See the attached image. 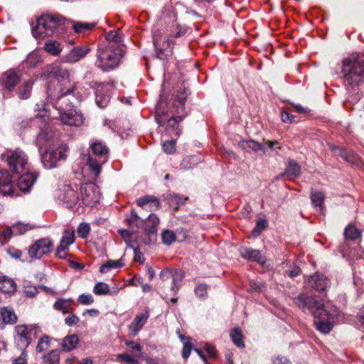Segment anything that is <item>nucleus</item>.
Wrapping results in <instances>:
<instances>
[{
    "mask_svg": "<svg viewBox=\"0 0 364 364\" xmlns=\"http://www.w3.org/2000/svg\"><path fill=\"white\" fill-rule=\"evenodd\" d=\"M230 338L233 343L238 348H244L243 336L239 328H235L230 331Z\"/></svg>",
    "mask_w": 364,
    "mask_h": 364,
    "instance_id": "obj_44",
    "label": "nucleus"
},
{
    "mask_svg": "<svg viewBox=\"0 0 364 364\" xmlns=\"http://www.w3.org/2000/svg\"><path fill=\"white\" fill-rule=\"evenodd\" d=\"M343 82L350 87H359L364 82V55L353 54L342 60Z\"/></svg>",
    "mask_w": 364,
    "mask_h": 364,
    "instance_id": "obj_3",
    "label": "nucleus"
},
{
    "mask_svg": "<svg viewBox=\"0 0 364 364\" xmlns=\"http://www.w3.org/2000/svg\"><path fill=\"white\" fill-rule=\"evenodd\" d=\"M22 352L21 355L15 358L11 364H27V350H21Z\"/></svg>",
    "mask_w": 364,
    "mask_h": 364,
    "instance_id": "obj_63",
    "label": "nucleus"
},
{
    "mask_svg": "<svg viewBox=\"0 0 364 364\" xmlns=\"http://www.w3.org/2000/svg\"><path fill=\"white\" fill-rule=\"evenodd\" d=\"M65 18L58 14H43L39 17L36 25H32L31 32L36 38L58 36L65 24Z\"/></svg>",
    "mask_w": 364,
    "mask_h": 364,
    "instance_id": "obj_4",
    "label": "nucleus"
},
{
    "mask_svg": "<svg viewBox=\"0 0 364 364\" xmlns=\"http://www.w3.org/2000/svg\"><path fill=\"white\" fill-rule=\"evenodd\" d=\"M43 48L48 53L53 56L59 55L63 50L61 44L55 40H48L44 44Z\"/></svg>",
    "mask_w": 364,
    "mask_h": 364,
    "instance_id": "obj_32",
    "label": "nucleus"
},
{
    "mask_svg": "<svg viewBox=\"0 0 364 364\" xmlns=\"http://www.w3.org/2000/svg\"><path fill=\"white\" fill-rule=\"evenodd\" d=\"M341 156L344 160L348 162H353L354 159V154L344 147H340L338 151L336 153Z\"/></svg>",
    "mask_w": 364,
    "mask_h": 364,
    "instance_id": "obj_53",
    "label": "nucleus"
},
{
    "mask_svg": "<svg viewBox=\"0 0 364 364\" xmlns=\"http://www.w3.org/2000/svg\"><path fill=\"white\" fill-rule=\"evenodd\" d=\"M154 44L156 48L157 58L161 60H166L168 57L171 55L172 50L170 48L169 40L166 41H162L161 38L154 36Z\"/></svg>",
    "mask_w": 364,
    "mask_h": 364,
    "instance_id": "obj_18",
    "label": "nucleus"
},
{
    "mask_svg": "<svg viewBox=\"0 0 364 364\" xmlns=\"http://www.w3.org/2000/svg\"><path fill=\"white\" fill-rule=\"evenodd\" d=\"M95 26V23H87L82 21H74L73 28L76 33H82L92 30Z\"/></svg>",
    "mask_w": 364,
    "mask_h": 364,
    "instance_id": "obj_45",
    "label": "nucleus"
},
{
    "mask_svg": "<svg viewBox=\"0 0 364 364\" xmlns=\"http://www.w3.org/2000/svg\"><path fill=\"white\" fill-rule=\"evenodd\" d=\"M21 67L9 70L0 76V87L3 90L13 91L20 81Z\"/></svg>",
    "mask_w": 364,
    "mask_h": 364,
    "instance_id": "obj_15",
    "label": "nucleus"
},
{
    "mask_svg": "<svg viewBox=\"0 0 364 364\" xmlns=\"http://www.w3.org/2000/svg\"><path fill=\"white\" fill-rule=\"evenodd\" d=\"M340 311L334 306H326L316 314L314 317L316 329L323 334H328L332 330L333 325L338 319Z\"/></svg>",
    "mask_w": 364,
    "mask_h": 364,
    "instance_id": "obj_8",
    "label": "nucleus"
},
{
    "mask_svg": "<svg viewBox=\"0 0 364 364\" xmlns=\"http://www.w3.org/2000/svg\"><path fill=\"white\" fill-rule=\"evenodd\" d=\"M38 173L26 172L22 174L18 180L17 186L22 192L28 193L38 178Z\"/></svg>",
    "mask_w": 364,
    "mask_h": 364,
    "instance_id": "obj_19",
    "label": "nucleus"
},
{
    "mask_svg": "<svg viewBox=\"0 0 364 364\" xmlns=\"http://www.w3.org/2000/svg\"><path fill=\"white\" fill-rule=\"evenodd\" d=\"M124 54V48L115 47L113 44L102 46L98 49L95 65L103 72H109L116 68Z\"/></svg>",
    "mask_w": 364,
    "mask_h": 364,
    "instance_id": "obj_6",
    "label": "nucleus"
},
{
    "mask_svg": "<svg viewBox=\"0 0 364 364\" xmlns=\"http://www.w3.org/2000/svg\"><path fill=\"white\" fill-rule=\"evenodd\" d=\"M360 231L352 225H348L344 231L346 240H355L360 237Z\"/></svg>",
    "mask_w": 364,
    "mask_h": 364,
    "instance_id": "obj_46",
    "label": "nucleus"
},
{
    "mask_svg": "<svg viewBox=\"0 0 364 364\" xmlns=\"http://www.w3.org/2000/svg\"><path fill=\"white\" fill-rule=\"evenodd\" d=\"M106 158L96 159L90 154H88L87 158V165L90 173L95 178H97L102 172V165L107 162Z\"/></svg>",
    "mask_w": 364,
    "mask_h": 364,
    "instance_id": "obj_25",
    "label": "nucleus"
},
{
    "mask_svg": "<svg viewBox=\"0 0 364 364\" xmlns=\"http://www.w3.org/2000/svg\"><path fill=\"white\" fill-rule=\"evenodd\" d=\"M240 256L250 261L256 262L263 264L266 262L265 257L262 254L261 251L247 247H242L239 249Z\"/></svg>",
    "mask_w": 364,
    "mask_h": 364,
    "instance_id": "obj_20",
    "label": "nucleus"
},
{
    "mask_svg": "<svg viewBox=\"0 0 364 364\" xmlns=\"http://www.w3.org/2000/svg\"><path fill=\"white\" fill-rule=\"evenodd\" d=\"M267 225V222L264 219L259 218L256 223V225L252 230L254 236H258L265 229Z\"/></svg>",
    "mask_w": 364,
    "mask_h": 364,
    "instance_id": "obj_55",
    "label": "nucleus"
},
{
    "mask_svg": "<svg viewBox=\"0 0 364 364\" xmlns=\"http://www.w3.org/2000/svg\"><path fill=\"white\" fill-rule=\"evenodd\" d=\"M301 170L300 165L295 160L290 159L282 175H286L289 178L292 179L298 177L301 174Z\"/></svg>",
    "mask_w": 364,
    "mask_h": 364,
    "instance_id": "obj_29",
    "label": "nucleus"
},
{
    "mask_svg": "<svg viewBox=\"0 0 364 364\" xmlns=\"http://www.w3.org/2000/svg\"><path fill=\"white\" fill-rule=\"evenodd\" d=\"M208 285L206 284H198L194 289L195 294L199 299H205L208 296Z\"/></svg>",
    "mask_w": 364,
    "mask_h": 364,
    "instance_id": "obj_51",
    "label": "nucleus"
},
{
    "mask_svg": "<svg viewBox=\"0 0 364 364\" xmlns=\"http://www.w3.org/2000/svg\"><path fill=\"white\" fill-rule=\"evenodd\" d=\"M68 148L67 146H60L56 149H49L41 154V162L47 169L55 168L60 161L65 160V152Z\"/></svg>",
    "mask_w": 364,
    "mask_h": 364,
    "instance_id": "obj_10",
    "label": "nucleus"
},
{
    "mask_svg": "<svg viewBox=\"0 0 364 364\" xmlns=\"http://www.w3.org/2000/svg\"><path fill=\"white\" fill-rule=\"evenodd\" d=\"M77 232L79 237L85 239L90 232V226L87 223H81L77 228Z\"/></svg>",
    "mask_w": 364,
    "mask_h": 364,
    "instance_id": "obj_52",
    "label": "nucleus"
},
{
    "mask_svg": "<svg viewBox=\"0 0 364 364\" xmlns=\"http://www.w3.org/2000/svg\"><path fill=\"white\" fill-rule=\"evenodd\" d=\"M14 186L10 173L8 171H0V193L3 196H13ZM4 210V206L0 203V214Z\"/></svg>",
    "mask_w": 364,
    "mask_h": 364,
    "instance_id": "obj_16",
    "label": "nucleus"
},
{
    "mask_svg": "<svg viewBox=\"0 0 364 364\" xmlns=\"http://www.w3.org/2000/svg\"><path fill=\"white\" fill-rule=\"evenodd\" d=\"M13 236H16L13 225L7 226L1 233V237L6 241H9Z\"/></svg>",
    "mask_w": 364,
    "mask_h": 364,
    "instance_id": "obj_59",
    "label": "nucleus"
},
{
    "mask_svg": "<svg viewBox=\"0 0 364 364\" xmlns=\"http://www.w3.org/2000/svg\"><path fill=\"white\" fill-rule=\"evenodd\" d=\"M90 51L88 46H75L64 57V60L69 63H75L84 58Z\"/></svg>",
    "mask_w": 364,
    "mask_h": 364,
    "instance_id": "obj_21",
    "label": "nucleus"
},
{
    "mask_svg": "<svg viewBox=\"0 0 364 364\" xmlns=\"http://www.w3.org/2000/svg\"><path fill=\"white\" fill-rule=\"evenodd\" d=\"M55 74L58 81H69L70 73L68 70L59 68L55 71Z\"/></svg>",
    "mask_w": 364,
    "mask_h": 364,
    "instance_id": "obj_58",
    "label": "nucleus"
},
{
    "mask_svg": "<svg viewBox=\"0 0 364 364\" xmlns=\"http://www.w3.org/2000/svg\"><path fill=\"white\" fill-rule=\"evenodd\" d=\"M58 198L66 208L71 209L78 201L77 193L69 186H65L59 190Z\"/></svg>",
    "mask_w": 364,
    "mask_h": 364,
    "instance_id": "obj_17",
    "label": "nucleus"
},
{
    "mask_svg": "<svg viewBox=\"0 0 364 364\" xmlns=\"http://www.w3.org/2000/svg\"><path fill=\"white\" fill-rule=\"evenodd\" d=\"M265 289V284L262 280H251L250 282V292L262 293Z\"/></svg>",
    "mask_w": 364,
    "mask_h": 364,
    "instance_id": "obj_48",
    "label": "nucleus"
},
{
    "mask_svg": "<svg viewBox=\"0 0 364 364\" xmlns=\"http://www.w3.org/2000/svg\"><path fill=\"white\" fill-rule=\"evenodd\" d=\"M12 225L14 230L15 235H23L28 231L34 228V225L30 223H23L21 222H17L14 223Z\"/></svg>",
    "mask_w": 364,
    "mask_h": 364,
    "instance_id": "obj_42",
    "label": "nucleus"
},
{
    "mask_svg": "<svg viewBox=\"0 0 364 364\" xmlns=\"http://www.w3.org/2000/svg\"><path fill=\"white\" fill-rule=\"evenodd\" d=\"M190 95V91L187 88L183 90H178L173 95V102L171 112L173 116L168 117L164 111V103L161 100L156 107L155 119L160 126L166 125V132L171 136H179L181 134V129L178 127V123L188 114V110L186 107L187 97Z\"/></svg>",
    "mask_w": 364,
    "mask_h": 364,
    "instance_id": "obj_1",
    "label": "nucleus"
},
{
    "mask_svg": "<svg viewBox=\"0 0 364 364\" xmlns=\"http://www.w3.org/2000/svg\"><path fill=\"white\" fill-rule=\"evenodd\" d=\"M60 241L67 244V245H72L75 241L74 231L68 229L65 230Z\"/></svg>",
    "mask_w": 364,
    "mask_h": 364,
    "instance_id": "obj_56",
    "label": "nucleus"
},
{
    "mask_svg": "<svg viewBox=\"0 0 364 364\" xmlns=\"http://www.w3.org/2000/svg\"><path fill=\"white\" fill-rule=\"evenodd\" d=\"M161 240L162 242L167 245L170 246L172 245L176 240V234L173 231L169 230H164L161 233Z\"/></svg>",
    "mask_w": 364,
    "mask_h": 364,
    "instance_id": "obj_47",
    "label": "nucleus"
},
{
    "mask_svg": "<svg viewBox=\"0 0 364 364\" xmlns=\"http://www.w3.org/2000/svg\"><path fill=\"white\" fill-rule=\"evenodd\" d=\"M41 62V58L36 53H31L28 55L26 59L23 61L21 67L23 68H35Z\"/></svg>",
    "mask_w": 364,
    "mask_h": 364,
    "instance_id": "obj_41",
    "label": "nucleus"
},
{
    "mask_svg": "<svg viewBox=\"0 0 364 364\" xmlns=\"http://www.w3.org/2000/svg\"><path fill=\"white\" fill-rule=\"evenodd\" d=\"M52 340L53 338L50 337L48 335L45 334L42 336L38 341V344L36 348V352L38 353H41L46 351L47 349H48L51 346Z\"/></svg>",
    "mask_w": 364,
    "mask_h": 364,
    "instance_id": "obj_38",
    "label": "nucleus"
},
{
    "mask_svg": "<svg viewBox=\"0 0 364 364\" xmlns=\"http://www.w3.org/2000/svg\"><path fill=\"white\" fill-rule=\"evenodd\" d=\"M309 285L315 290L323 292L329 287L328 279L322 274H315L309 277Z\"/></svg>",
    "mask_w": 364,
    "mask_h": 364,
    "instance_id": "obj_23",
    "label": "nucleus"
},
{
    "mask_svg": "<svg viewBox=\"0 0 364 364\" xmlns=\"http://www.w3.org/2000/svg\"><path fill=\"white\" fill-rule=\"evenodd\" d=\"M162 148L166 154H173L176 151V139L164 141L162 144Z\"/></svg>",
    "mask_w": 364,
    "mask_h": 364,
    "instance_id": "obj_54",
    "label": "nucleus"
},
{
    "mask_svg": "<svg viewBox=\"0 0 364 364\" xmlns=\"http://www.w3.org/2000/svg\"><path fill=\"white\" fill-rule=\"evenodd\" d=\"M16 289L15 282L6 276L0 277V291L6 294L14 293Z\"/></svg>",
    "mask_w": 364,
    "mask_h": 364,
    "instance_id": "obj_31",
    "label": "nucleus"
},
{
    "mask_svg": "<svg viewBox=\"0 0 364 364\" xmlns=\"http://www.w3.org/2000/svg\"><path fill=\"white\" fill-rule=\"evenodd\" d=\"M160 279L166 281L171 279V290L176 294L183 285L185 272L180 269H164L160 274Z\"/></svg>",
    "mask_w": 364,
    "mask_h": 364,
    "instance_id": "obj_14",
    "label": "nucleus"
},
{
    "mask_svg": "<svg viewBox=\"0 0 364 364\" xmlns=\"http://www.w3.org/2000/svg\"><path fill=\"white\" fill-rule=\"evenodd\" d=\"M200 161V158L196 155H191L183 158L181 163V168L188 170L193 168Z\"/></svg>",
    "mask_w": 364,
    "mask_h": 364,
    "instance_id": "obj_40",
    "label": "nucleus"
},
{
    "mask_svg": "<svg viewBox=\"0 0 364 364\" xmlns=\"http://www.w3.org/2000/svg\"><path fill=\"white\" fill-rule=\"evenodd\" d=\"M125 345L135 351V357L140 356L142 350V346L139 343H136L134 341H129L125 342Z\"/></svg>",
    "mask_w": 364,
    "mask_h": 364,
    "instance_id": "obj_61",
    "label": "nucleus"
},
{
    "mask_svg": "<svg viewBox=\"0 0 364 364\" xmlns=\"http://www.w3.org/2000/svg\"><path fill=\"white\" fill-rule=\"evenodd\" d=\"M0 316L2 319V324L13 325L17 322L18 318L14 309L11 307H4L0 311Z\"/></svg>",
    "mask_w": 364,
    "mask_h": 364,
    "instance_id": "obj_27",
    "label": "nucleus"
},
{
    "mask_svg": "<svg viewBox=\"0 0 364 364\" xmlns=\"http://www.w3.org/2000/svg\"><path fill=\"white\" fill-rule=\"evenodd\" d=\"M93 292L96 295H105L109 293V287L107 284L97 282L93 288Z\"/></svg>",
    "mask_w": 364,
    "mask_h": 364,
    "instance_id": "obj_49",
    "label": "nucleus"
},
{
    "mask_svg": "<svg viewBox=\"0 0 364 364\" xmlns=\"http://www.w3.org/2000/svg\"><path fill=\"white\" fill-rule=\"evenodd\" d=\"M60 353V352L58 349L48 351L42 356V364H59Z\"/></svg>",
    "mask_w": 364,
    "mask_h": 364,
    "instance_id": "obj_34",
    "label": "nucleus"
},
{
    "mask_svg": "<svg viewBox=\"0 0 364 364\" xmlns=\"http://www.w3.org/2000/svg\"><path fill=\"white\" fill-rule=\"evenodd\" d=\"M192 350V345L190 341H186L183 343V347L182 349V357L183 359L186 360L189 358L190 354Z\"/></svg>",
    "mask_w": 364,
    "mask_h": 364,
    "instance_id": "obj_62",
    "label": "nucleus"
},
{
    "mask_svg": "<svg viewBox=\"0 0 364 364\" xmlns=\"http://www.w3.org/2000/svg\"><path fill=\"white\" fill-rule=\"evenodd\" d=\"M77 302L82 305H90L94 302V298L90 294H82L78 296Z\"/></svg>",
    "mask_w": 364,
    "mask_h": 364,
    "instance_id": "obj_57",
    "label": "nucleus"
},
{
    "mask_svg": "<svg viewBox=\"0 0 364 364\" xmlns=\"http://www.w3.org/2000/svg\"><path fill=\"white\" fill-rule=\"evenodd\" d=\"M117 359H122L129 364H139V360L128 353H120L116 355Z\"/></svg>",
    "mask_w": 364,
    "mask_h": 364,
    "instance_id": "obj_60",
    "label": "nucleus"
},
{
    "mask_svg": "<svg viewBox=\"0 0 364 364\" xmlns=\"http://www.w3.org/2000/svg\"><path fill=\"white\" fill-rule=\"evenodd\" d=\"M149 317V312L148 309L141 315H136L132 322L129 326V329L132 336H135L142 328V327L146 323Z\"/></svg>",
    "mask_w": 364,
    "mask_h": 364,
    "instance_id": "obj_24",
    "label": "nucleus"
},
{
    "mask_svg": "<svg viewBox=\"0 0 364 364\" xmlns=\"http://www.w3.org/2000/svg\"><path fill=\"white\" fill-rule=\"evenodd\" d=\"M124 262L122 259L117 260H107L105 264H102L100 267L101 273H106L111 269H117L124 266Z\"/></svg>",
    "mask_w": 364,
    "mask_h": 364,
    "instance_id": "obj_39",
    "label": "nucleus"
},
{
    "mask_svg": "<svg viewBox=\"0 0 364 364\" xmlns=\"http://www.w3.org/2000/svg\"><path fill=\"white\" fill-rule=\"evenodd\" d=\"M53 247V242L49 237L41 238L28 248V254L32 259H39L50 253Z\"/></svg>",
    "mask_w": 364,
    "mask_h": 364,
    "instance_id": "obj_13",
    "label": "nucleus"
},
{
    "mask_svg": "<svg viewBox=\"0 0 364 364\" xmlns=\"http://www.w3.org/2000/svg\"><path fill=\"white\" fill-rule=\"evenodd\" d=\"M126 222L130 227H135L137 229L144 228V233L146 236L144 241L145 245H150L156 241L159 224V219L156 215L151 213L144 220L138 215L134 210H132L129 215L126 218Z\"/></svg>",
    "mask_w": 364,
    "mask_h": 364,
    "instance_id": "obj_5",
    "label": "nucleus"
},
{
    "mask_svg": "<svg viewBox=\"0 0 364 364\" xmlns=\"http://www.w3.org/2000/svg\"><path fill=\"white\" fill-rule=\"evenodd\" d=\"M109 149L105 144L100 140L92 139L90 141L89 154L94 158H106L108 159Z\"/></svg>",
    "mask_w": 364,
    "mask_h": 364,
    "instance_id": "obj_22",
    "label": "nucleus"
},
{
    "mask_svg": "<svg viewBox=\"0 0 364 364\" xmlns=\"http://www.w3.org/2000/svg\"><path fill=\"white\" fill-rule=\"evenodd\" d=\"M48 95L53 101V107L58 111L60 121L69 126L78 127L83 124L84 118L80 112H77L73 109L75 103L82 100V97H78L75 92V88L72 87L65 91L60 90V95L56 99H53L50 93V89H48Z\"/></svg>",
    "mask_w": 364,
    "mask_h": 364,
    "instance_id": "obj_2",
    "label": "nucleus"
},
{
    "mask_svg": "<svg viewBox=\"0 0 364 364\" xmlns=\"http://www.w3.org/2000/svg\"><path fill=\"white\" fill-rule=\"evenodd\" d=\"M34 80H29L26 81L18 89V97L21 100H27L31 95V91Z\"/></svg>",
    "mask_w": 364,
    "mask_h": 364,
    "instance_id": "obj_33",
    "label": "nucleus"
},
{
    "mask_svg": "<svg viewBox=\"0 0 364 364\" xmlns=\"http://www.w3.org/2000/svg\"><path fill=\"white\" fill-rule=\"evenodd\" d=\"M136 232L137 231H135L134 232L126 229H121L119 230V235L122 237L124 241L129 242H136Z\"/></svg>",
    "mask_w": 364,
    "mask_h": 364,
    "instance_id": "obj_50",
    "label": "nucleus"
},
{
    "mask_svg": "<svg viewBox=\"0 0 364 364\" xmlns=\"http://www.w3.org/2000/svg\"><path fill=\"white\" fill-rule=\"evenodd\" d=\"M238 146L240 149L247 152H256L257 151H262L263 153L265 152L264 146L260 143L253 139L241 141Z\"/></svg>",
    "mask_w": 364,
    "mask_h": 364,
    "instance_id": "obj_28",
    "label": "nucleus"
},
{
    "mask_svg": "<svg viewBox=\"0 0 364 364\" xmlns=\"http://www.w3.org/2000/svg\"><path fill=\"white\" fill-rule=\"evenodd\" d=\"M41 329L37 324H19L15 326L14 339L16 346L20 350H26L31 344L32 338L41 333Z\"/></svg>",
    "mask_w": 364,
    "mask_h": 364,
    "instance_id": "obj_7",
    "label": "nucleus"
},
{
    "mask_svg": "<svg viewBox=\"0 0 364 364\" xmlns=\"http://www.w3.org/2000/svg\"><path fill=\"white\" fill-rule=\"evenodd\" d=\"M38 292V288L36 286L27 287L24 289V294L29 298H33Z\"/></svg>",
    "mask_w": 364,
    "mask_h": 364,
    "instance_id": "obj_64",
    "label": "nucleus"
},
{
    "mask_svg": "<svg viewBox=\"0 0 364 364\" xmlns=\"http://www.w3.org/2000/svg\"><path fill=\"white\" fill-rule=\"evenodd\" d=\"M294 302L303 311H309L314 316L326 306L317 301L315 296H309L306 294H299L294 298Z\"/></svg>",
    "mask_w": 364,
    "mask_h": 364,
    "instance_id": "obj_11",
    "label": "nucleus"
},
{
    "mask_svg": "<svg viewBox=\"0 0 364 364\" xmlns=\"http://www.w3.org/2000/svg\"><path fill=\"white\" fill-rule=\"evenodd\" d=\"M70 299L59 298L55 302L53 308L55 310L60 311L63 314H65L70 308Z\"/></svg>",
    "mask_w": 364,
    "mask_h": 364,
    "instance_id": "obj_43",
    "label": "nucleus"
},
{
    "mask_svg": "<svg viewBox=\"0 0 364 364\" xmlns=\"http://www.w3.org/2000/svg\"><path fill=\"white\" fill-rule=\"evenodd\" d=\"M191 28L186 25H182L177 23L172 31V32L168 35L169 42L172 38H178L182 36H184L186 33H191Z\"/></svg>",
    "mask_w": 364,
    "mask_h": 364,
    "instance_id": "obj_35",
    "label": "nucleus"
},
{
    "mask_svg": "<svg viewBox=\"0 0 364 364\" xmlns=\"http://www.w3.org/2000/svg\"><path fill=\"white\" fill-rule=\"evenodd\" d=\"M87 85L95 90L97 105L100 108L107 107L109 102L110 92L114 87V83L112 82L99 83L96 81H91Z\"/></svg>",
    "mask_w": 364,
    "mask_h": 364,
    "instance_id": "obj_9",
    "label": "nucleus"
},
{
    "mask_svg": "<svg viewBox=\"0 0 364 364\" xmlns=\"http://www.w3.org/2000/svg\"><path fill=\"white\" fill-rule=\"evenodd\" d=\"M136 203L139 206L149 211L158 209L161 205L160 201L157 198L149 195L139 198Z\"/></svg>",
    "mask_w": 364,
    "mask_h": 364,
    "instance_id": "obj_26",
    "label": "nucleus"
},
{
    "mask_svg": "<svg viewBox=\"0 0 364 364\" xmlns=\"http://www.w3.org/2000/svg\"><path fill=\"white\" fill-rule=\"evenodd\" d=\"M106 40L108 41L107 44L115 45V47L123 48L122 35L120 30L111 31L106 34Z\"/></svg>",
    "mask_w": 364,
    "mask_h": 364,
    "instance_id": "obj_36",
    "label": "nucleus"
},
{
    "mask_svg": "<svg viewBox=\"0 0 364 364\" xmlns=\"http://www.w3.org/2000/svg\"><path fill=\"white\" fill-rule=\"evenodd\" d=\"M311 201L314 208H318L320 212L323 210V201L325 195L321 191H312L311 193Z\"/></svg>",
    "mask_w": 364,
    "mask_h": 364,
    "instance_id": "obj_37",
    "label": "nucleus"
},
{
    "mask_svg": "<svg viewBox=\"0 0 364 364\" xmlns=\"http://www.w3.org/2000/svg\"><path fill=\"white\" fill-rule=\"evenodd\" d=\"M78 343L79 338L75 334L67 336L62 340V349L63 351L70 352L77 347Z\"/></svg>",
    "mask_w": 364,
    "mask_h": 364,
    "instance_id": "obj_30",
    "label": "nucleus"
},
{
    "mask_svg": "<svg viewBox=\"0 0 364 364\" xmlns=\"http://www.w3.org/2000/svg\"><path fill=\"white\" fill-rule=\"evenodd\" d=\"M6 161L9 169L13 173H20L26 169L28 164L27 155L19 149L8 154L6 155Z\"/></svg>",
    "mask_w": 364,
    "mask_h": 364,
    "instance_id": "obj_12",
    "label": "nucleus"
}]
</instances>
